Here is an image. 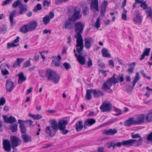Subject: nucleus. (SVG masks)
<instances>
[{"instance_id":"obj_1","label":"nucleus","mask_w":152,"mask_h":152,"mask_svg":"<svg viewBox=\"0 0 152 152\" xmlns=\"http://www.w3.org/2000/svg\"><path fill=\"white\" fill-rule=\"evenodd\" d=\"M74 26L75 31L76 33L75 35V37L77 39V44L76 45L77 51L80 54L84 47L83 40L81 34L83 32L84 25L81 22H78L75 23Z\"/></svg>"},{"instance_id":"obj_2","label":"nucleus","mask_w":152,"mask_h":152,"mask_svg":"<svg viewBox=\"0 0 152 152\" xmlns=\"http://www.w3.org/2000/svg\"><path fill=\"white\" fill-rule=\"evenodd\" d=\"M51 125L50 126H47L45 129V132L46 134L50 137H53L58 131L57 122L55 119L49 121Z\"/></svg>"},{"instance_id":"obj_3","label":"nucleus","mask_w":152,"mask_h":152,"mask_svg":"<svg viewBox=\"0 0 152 152\" xmlns=\"http://www.w3.org/2000/svg\"><path fill=\"white\" fill-rule=\"evenodd\" d=\"M38 25V23L37 21L32 20L27 24L21 27L20 29V32L25 34L35 30Z\"/></svg>"},{"instance_id":"obj_4","label":"nucleus","mask_w":152,"mask_h":152,"mask_svg":"<svg viewBox=\"0 0 152 152\" xmlns=\"http://www.w3.org/2000/svg\"><path fill=\"white\" fill-rule=\"evenodd\" d=\"M45 76L48 80L51 81L55 83H58L60 80V77L55 71L50 69H48L46 72Z\"/></svg>"},{"instance_id":"obj_5","label":"nucleus","mask_w":152,"mask_h":152,"mask_svg":"<svg viewBox=\"0 0 152 152\" xmlns=\"http://www.w3.org/2000/svg\"><path fill=\"white\" fill-rule=\"evenodd\" d=\"M73 10L74 12L73 15L69 18V20H71L72 22H74L81 18L82 14L80 13V9L77 7H74Z\"/></svg>"},{"instance_id":"obj_6","label":"nucleus","mask_w":152,"mask_h":152,"mask_svg":"<svg viewBox=\"0 0 152 152\" xmlns=\"http://www.w3.org/2000/svg\"><path fill=\"white\" fill-rule=\"evenodd\" d=\"M113 84L112 81L110 79H108L104 83L102 88L107 92L112 93L113 91L110 88L112 86Z\"/></svg>"},{"instance_id":"obj_7","label":"nucleus","mask_w":152,"mask_h":152,"mask_svg":"<svg viewBox=\"0 0 152 152\" xmlns=\"http://www.w3.org/2000/svg\"><path fill=\"white\" fill-rule=\"evenodd\" d=\"M10 142L11 146L13 147L20 145L22 141L19 138L15 136H12L10 138Z\"/></svg>"},{"instance_id":"obj_8","label":"nucleus","mask_w":152,"mask_h":152,"mask_svg":"<svg viewBox=\"0 0 152 152\" xmlns=\"http://www.w3.org/2000/svg\"><path fill=\"white\" fill-rule=\"evenodd\" d=\"M145 116L144 114L138 115L136 118H134L135 125L140 124L144 123Z\"/></svg>"},{"instance_id":"obj_9","label":"nucleus","mask_w":152,"mask_h":152,"mask_svg":"<svg viewBox=\"0 0 152 152\" xmlns=\"http://www.w3.org/2000/svg\"><path fill=\"white\" fill-rule=\"evenodd\" d=\"M139 72H137L136 73L134 80L132 82V86L131 87L130 86H129L126 89L127 92L129 93L133 90L136 82L139 80Z\"/></svg>"},{"instance_id":"obj_10","label":"nucleus","mask_w":152,"mask_h":152,"mask_svg":"<svg viewBox=\"0 0 152 152\" xmlns=\"http://www.w3.org/2000/svg\"><path fill=\"white\" fill-rule=\"evenodd\" d=\"M101 111L103 112H106L111 110L112 108L111 104L105 102H103L99 107Z\"/></svg>"},{"instance_id":"obj_11","label":"nucleus","mask_w":152,"mask_h":152,"mask_svg":"<svg viewBox=\"0 0 152 152\" xmlns=\"http://www.w3.org/2000/svg\"><path fill=\"white\" fill-rule=\"evenodd\" d=\"M3 148L7 152H10L11 151V145L10 141L8 140H4L3 142Z\"/></svg>"},{"instance_id":"obj_12","label":"nucleus","mask_w":152,"mask_h":152,"mask_svg":"<svg viewBox=\"0 0 152 152\" xmlns=\"http://www.w3.org/2000/svg\"><path fill=\"white\" fill-rule=\"evenodd\" d=\"M15 88L14 83L10 79H9L6 80V89L7 91L11 92Z\"/></svg>"},{"instance_id":"obj_13","label":"nucleus","mask_w":152,"mask_h":152,"mask_svg":"<svg viewBox=\"0 0 152 152\" xmlns=\"http://www.w3.org/2000/svg\"><path fill=\"white\" fill-rule=\"evenodd\" d=\"M68 122L67 120H59L58 123H57V126L58 129L60 130H63L65 129L66 126L68 124Z\"/></svg>"},{"instance_id":"obj_14","label":"nucleus","mask_w":152,"mask_h":152,"mask_svg":"<svg viewBox=\"0 0 152 152\" xmlns=\"http://www.w3.org/2000/svg\"><path fill=\"white\" fill-rule=\"evenodd\" d=\"M136 140L134 139H130L126 140H122L121 142H120L121 146L123 145L127 146H133L135 143Z\"/></svg>"},{"instance_id":"obj_15","label":"nucleus","mask_w":152,"mask_h":152,"mask_svg":"<svg viewBox=\"0 0 152 152\" xmlns=\"http://www.w3.org/2000/svg\"><path fill=\"white\" fill-rule=\"evenodd\" d=\"M96 120L93 118H88L85 120L84 123V128L85 129L87 128L89 125L91 126L96 123Z\"/></svg>"},{"instance_id":"obj_16","label":"nucleus","mask_w":152,"mask_h":152,"mask_svg":"<svg viewBox=\"0 0 152 152\" xmlns=\"http://www.w3.org/2000/svg\"><path fill=\"white\" fill-rule=\"evenodd\" d=\"M85 45L84 46L87 49H89L91 46V43L94 42L93 39L91 37H89L87 38H85Z\"/></svg>"},{"instance_id":"obj_17","label":"nucleus","mask_w":152,"mask_h":152,"mask_svg":"<svg viewBox=\"0 0 152 152\" xmlns=\"http://www.w3.org/2000/svg\"><path fill=\"white\" fill-rule=\"evenodd\" d=\"M72 20H69V18L68 20L66 21L65 23L63 25V28L68 30H69L73 28V24L71 22Z\"/></svg>"},{"instance_id":"obj_18","label":"nucleus","mask_w":152,"mask_h":152,"mask_svg":"<svg viewBox=\"0 0 152 152\" xmlns=\"http://www.w3.org/2000/svg\"><path fill=\"white\" fill-rule=\"evenodd\" d=\"M24 122L25 121H23L20 119L18 120V122L20 124V132L22 134H26V129L24 125Z\"/></svg>"},{"instance_id":"obj_19","label":"nucleus","mask_w":152,"mask_h":152,"mask_svg":"<svg viewBox=\"0 0 152 152\" xmlns=\"http://www.w3.org/2000/svg\"><path fill=\"white\" fill-rule=\"evenodd\" d=\"M3 117L4 121L7 123H12L16 121L15 118L12 116H10L8 118L7 116L3 115Z\"/></svg>"},{"instance_id":"obj_20","label":"nucleus","mask_w":152,"mask_h":152,"mask_svg":"<svg viewBox=\"0 0 152 152\" xmlns=\"http://www.w3.org/2000/svg\"><path fill=\"white\" fill-rule=\"evenodd\" d=\"M118 132L117 130L115 129H110L108 130H105L104 133L106 135H113Z\"/></svg>"},{"instance_id":"obj_21","label":"nucleus","mask_w":152,"mask_h":152,"mask_svg":"<svg viewBox=\"0 0 152 152\" xmlns=\"http://www.w3.org/2000/svg\"><path fill=\"white\" fill-rule=\"evenodd\" d=\"M124 124L126 127L130 126L132 125H135L134 118H129L124 123Z\"/></svg>"},{"instance_id":"obj_22","label":"nucleus","mask_w":152,"mask_h":152,"mask_svg":"<svg viewBox=\"0 0 152 152\" xmlns=\"http://www.w3.org/2000/svg\"><path fill=\"white\" fill-rule=\"evenodd\" d=\"M91 7L95 9L96 11L99 10V3L98 0H93L91 2Z\"/></svg>"},{"instance_id":"obj_23","label":"nucleus","mask_w":152,"mask_h":152,"mask_svg":"<svg viewBox=\"0 0 152 152\" xmlns=\"http://www.w3.org/2000/svg\"><path fill=\"white\" fill-rule=\"evenodd\" d=\"M19 77V79L18 80V83L20 84L24 82L26 79V77L25 76L23 72H21L17 75Z\"/></svg>"},{"instance_id":"obj_24","label":"nucleus","mask_w":152,"mask_h":152,"mask_svg":"<svg viewBox=\"0 0 152 152\" xmlns=\"http://www.w3.org/2000/svg\"><path fill=\"white\" fill-rule=\"evenodd\" d=\"M16 11L14 10L10 13L9 19L11 25L12 26H14L16 24L15 21L14 20L13 18L15 15L16 14Z\"/></svg>"},{"instance_id":"obj_25","label":"nucleus","mask_w":152,"mask_h":152,"mask_svg":"<svg viewBox=\"0 0 152 152\" xmlns=\"http://www.w3.org/2000/svg\"><path fill=\"white\" fill-rule=\"evenodd\" d=\"M81 50V51H82ZM79 55L78 56L77 60L78 62L82 65H84L86 64V58L83 56H80L81 55V52L80 54H79L78 53Z\"/></svg>"},{"instance_id":"obj_26","label":"nucleus","mask_w":152,"mask_h":152,"mask_svg":"<svg viewBox=\"0 0 152 152\" xmlns=\"http://www.w3.org/2000/svg\"><path fill=\"white\" fill-rule=\"evenodd\" d=\"M19 9V14L22 15L27 12L28 9V7L27 5L23 4L21 6H20Z\"/></svg>"},{"instance_id":"obj_27","label":"nucleus","mask_w":152,"mask_h":152,"mask_svg":"<svg viewBox=\"0 0 152 152\" xmlns=\"http://www.w3.org/2000/svg\"><path fill=\"white\" fill-rule=\"evenodd\" d=\"M92 93L94 96L95 98H97L103 95V93L99 90H94L93 89Z\"/></svg>"},{"instance_id":"obj_28","label":"nucleus","mask_w":152,"mask_h":152,"mask_svg":"<svg viewBox=\"0 0 152 152\" xmlns=\"http://www.w3.org/2000/svg\"><path fill=\"white\" fill-rule=\"evenodd\" d=\"M84 127L82 121H78L76 125V130L77 132L80 131Z\"/></svg>"},{"instance_id":"obj_29","label":"nucleus","mask_w":152,"mask_h":152,"mask_svg":"<svg viewBox=\"0 0 152 152\" xmlns=\"http://www.w3.org/2000/svg\"><path fill=\"white\" fill-rule=\"evenodd\" d=\"M132 137L133 138H138L139 139L138 140H137L135 139L136 141H135V143H138L139 142H142L143 141V139L141 137V136L139 134H134V133H132L131 134Z\"/></svg>"},{"instance_id":"obj_30","label":"nucleus","mask_w":152,"mask_h":152,"mask_svg":"<svg viewBox=\"0 0 152 152\" xmlns=\"http://www.w3.org/2000/svg\"><path fill=\"white\" fill-rule=\"evenodd\" d=\"M23 141L25 143H27L31 142V137L28 135L23 134L21 136Z\"/></svg>"},{"instance_id":"obj_31","label":"nucleus","mask_w":152,"mask_h":152,"mask_svg":"<svg viewBox=\"0 0 152 152\" xmlns=\"http://www.w3.org/2000/svg\"><path fill=\"white\" fill-rule=\"evenodd\" d=\"M93 89L87 90L86 91V94L85 96V98L88 100L91 99L92 98L91 93H92Z\"/></svg>"},{"instance_id":"obj_32","label":"nucleus","mask_w":152,"mask_h":152,"mask_svg":"<svg viewBox=\"0 0 152 152\" xmlns=\"http://www.w3.org/2000/svg\"><path fill=\"white\" fill-rule=\"evenodd\" d=\"M150 50L151 48H146L142 54L141 55V57L140 58V60H142L144 58L145 56H148L149 54Z\"/></svg>"},{"instance_id":"obj_33","label":"nucleus","mask_w":152,"mask_h":152,"mask_svg":"<svg viewBox=\"0 0 152 152\" xmlns=\"http://www.w3.org/2000/svg\"><path fill=\"white\" fill-rule=\"evenodd\" d=\"M101 53L102 56L105 57L110 58L111 57L110 54L108 53V50L104 48L102 50Z\"/></svg>"},{"instance_id":"obj_34","label":"nucleus","mask_w":152,"mask_h":152,"mask_svg":"<svg viewBox=\"0 0 152 152\" xmlns=\"http://www.w3.org/2000/svg\"><path fill=\"white\" fill-rule=\"evenodd\" d=\"M50 20L49 15H46L42 18V21L45 25H46L49 23Z\"/></svg>"},{"instance_id":"obj_35","label":"nucleus","mask_w":152,"mask_h":152,"mask_svg":"<svg viewBox=\"0 0 152 152\" xmlns=\"http://www.w3.org/2000/svg\"><path fill=\"white\" fill-rule=\"evenodd\" d=\"M142 18L140 15L139 14H137L136 16V17L134 19V21L136 23H138L140 24L142 22Z\"/></svg>"},{"instance_id":"obj_36","label":"nucleus","mask_w":152,"mask_h":152,"mask_svg":"<svg viewBox=\"0 0 152 152\" xmlns=\"http://www.w3.org/2000/svg\"><path fill=\"white\" fill-rule=\"evenodd\" d=\"M28 116L30 117H32L35 120H38L42 118V116L39 114L34 115L29 113L28 114Z\"/></svg>"},{"instance_id":"obj_37","label":"nucleus","mask_w":152,"mask_h":152,"mask_svg":"<svg viewBox=\"0 0 152 152\" xmlns=\"http://www.w3.org/2000/svg\"><path fill=\"white\" fill-rule=\"evenodd\" d=\"M23 4L20 0H18L12 4V6L14 8H15L18 6L19 7L20 6H21Z\"/></svg>"},{"instance_id":"obj_38","label":"nucleus","mask_w":152,"mask_h":152,"mask_svg":"<svg viewBox=\"0 0 152 152\" xmlns=\"http://www.w3.org/2000/svg\"><path fill=\"white\" fill-rule=\"evenodd\" d=\"M42 6L40 4H38L36 6L34 7L33 11L35 12H37L38 11H39L42 9Z\"/></svg>"},{"instance_id":"obj_39","label":"nucleus","mask_w":152,"mask_h":152,"mask_svg":"<svg viewBox=\"0 0 152 152\" xmlns=\"http://www.w3.org/2000/svg\"><path fill=\"white\" fill-rule=\"evenodd\" d=\"M145 119L147 122L152 121V111L147 115L145 117Z\"/></svg>"},{"instance_id":"obj_40","label":"nucleus","mask_w":152,"mask_h":152,"mask_svg":"<svg viewBox=\"0 0 152 152\" xmlns=\"http://www.w3.org/2000/svg\"><path fill=\"white\" fill-rule=\"evenodd\" d=\"M57 58H56L54 60L52 61V63L56 66H60L61 62L59 60H57Z\"/></svg>"},{"instance_id":"obj_41","label":"nucleus","mask_w":152,"mask_h":152,"mask_svg":"<svg viewBox=\"0 0 152 152\" xmlns=\"http://www.w3.org/2000/svg\"><path fill=\"white\" fill-rule=\"evenodd\" d=\"M100 17H99L97 19L96 22L94 23V26L96 28H99L100 26Z\"/></svg>"},{"instance_id":"obj_42","label":"nucleus","mask_w":152,"mask_h":152,"mask_svg":"<svg viewBox=\"0 0 152 152\" xmlns=\"http://www.w3.org/2000/svg\"><path fill=\"white\" fill-rule=\"evenodd\" d=\"M127 12V11L124 8L123 9V11L122 14V18L123 20H126L127 16L126 14Z\"/></svg>"},{"instance_id":"obj_43","label":"nucleus","mask_w":152,"mask_h":152,"mask_svg":"<svg viewBox=\"0 0 152 152\" xmlns=\"http://www.w3.org/2000/svg\"><path fill=\"white\" fill-rule=\"evenodd\" d=\"M17 125L16 124H13L10 127V129L12 132H16L17 130Z\"/></svg>"},{"instance_id":"obj_44","label":"nucleus","mask_w":152,"mask_h":152,"mask_svg":"<svg viewBox=\"0 0 152 152\" xmlns=\"http://www.w3.org/2000/svg\"><path fill=\"white\" fill-rule=\"evenodd\" d=\"M43 4L44 8L46 9L50 5V3L48 0H45L43 1Z\"/></svg>"},{"instance_id":"obj_45","label":"nucleus","mask_w":152,"mask_h":152,"mask_svg":"<svg viewBox=\"0 0 152 152\" xmlns=\"http://www.w3.org/2000/svg\"><path fill=\"white\" fill-rule=\"evenodd\" d=\"M89 8L87 7H84L83 10V14L85 15H86L89 13Z\"/></svg>"},{"instance_id":"obj_46","label":"nucleus","mask_w":152,"mask_h":152,"mask_svg":"<svg viewBox=\"0 0 152 152\" xmlns=\"http://www.w3.org/2000/svg\"><path fill=\"white\" fill-rule=\"evenodd\" d=\"M24 61V59L23 58H18L17 59L16 62L18 66H19L20 65V64Z\"/></svg>"},{"instance_id":"obj_47","label":"nucleus","mask_w":152,"mask_h":152,"mask_svg":"<svg viewBox=\"0 0 152 152\" xmlns=\"http://www.w3.org/2000/svg\"><path fill=\"white\" fill-rule=\"evenodd\" d=\"M31 65V64L30 61L28 60L25 62L23 64V68H27L30 66Z\"/></svg>"},{"instance_id":"obj_48","label":"nucleus","mask_w":152,"mask_h":152,"mask_svg":"<svg viewBox=\"0 0 152 152\" xmlns=\"http://www.w3.org/2000/svg\"><path fill=\"white\" fill-rule=\"evenodd\" d=\"M141 75L145 77L148 80H151V77L150 76H147L145 74L144 71L143 70H141L140 71Z\"/></svg>"},{"instance_id":"obj_49","label":"nucleus","mask_w":152,"mask_h":152,"mask_svg":"<svg viewBox=\"0 0 152 152\" xmlns=\"http://www.w3.org/2000/svg\"><path fill=\"white\" fill-rule=\"evenodd\" d=\"M63 65L66 70L70 69L71 67V65L69 63L65 62L63 63Z\"/></svg>"},{"instance_id":"obj_50","label":"nucleus","mask_w":152,"mask_h":152,"mask_svg":"<svg viewBox=\"0 0 152 152\" xmlns=\"http://www.w3.org/2000/svg\"><path fill=\"white\" fill-rule=\"evenodd\" d=\"M6 100L4 97L0 98V105H3L5 103Z\"/></svg>"},{"instance_id":"obj_51","label":"nucleus","mask_w":152,"mask_h":152,"mask_svg":"<svg viewBox=\"0 0 152 152\" xmlns=\"http://www.w3.org/2000/svg\"><path fill=\"white\" fill-rule=\"evenodd\" d=\"M117 77L118 80H119V81L123 82L124 81V78L123 75H119L117 76Z\"/></svg>"},{"instance_id":"obj_52","label":"nucleus","mask_w":152,"mask_h":152,"mask_svg":"<svg viewBox=\"0 0 152 152\" xmlns=\"http://www.w3.org/2000/svg\"><path fill=\"white\" fill-rule=\"evenodd\" d=\"M1 72L2 74L4 76L7 75L9 73V71L6 69L1 70Z\"/></svg>"},{"instance_id":"obj_53","label":"nucleus","mask_w":152,"mask_h":152,"mask_svg":"<svg viewBox=\"0 0 152 152\" xmlns=\"http://www.w3.org/2000/svg\"><path fill=\"white\" fill-rule=\"evenodd\" d=\"M68 0H55V3L56 4H59L67 1Z\"/></svg>"},{"instance_id":"obj_54","label":"nucleus","mask_w":152,"mask_h":152,"mask_svg":"<svg viewBox=\"0 0 152 152\" xmlns=\"http://www.w3.org/2000/svg\"><path fill=\"white\" fill-rule=\"evenodd\" d=\"M140 7L143 9H145L148 7V4L145 2H143L141 4Z\"/></svg>"},{"instance_id":"obj_55","label":"nucleus","mask_w":152,"mask_h":152,"mask_svg":"<svg viewBox=\"0 0 152 152\" xmlns=\"http://www.w3.org/2000/svg\"><path fill=\"white\" fill-rule=\"evenodd\" d=\"M108 5V3L107 1H104V2L102 3V8L106 9L107 6Z\"/></svg>"},{"instance_id":"obj_56","label":"nucleus","mask_w":152,"mask_h":152,"mask_svg":"<svg viewBox=\"0 0 152 152\" xmlns=\"http://www.w3.org/2000/svg\"><path fill=\"white\" fill-rule=\"evenodd\" d=\"M88 60L87 62V64L88 67H89L91 66L92 65V62L91 59L89 58H88Z\"/></svg>"},{"instance_id":"obj_57","label":"nucleus","mask_w":152,"mask_h":152,"mask_svg":"<svg viewBox=\"0 0 152 152\" xmlns=\"http://www.w3.org/2000/svg\"><path fill=\"white\" fill-rule=\"evenodd\" d=\"M147 139L148 141L152 142V132L148 135Z\"/></svg>"},{"instance_id":"obj_58","label":"nucleus","mask_w":152,"mask_h":152,"mask_svg":"<svg viewBox=\"0 0 152 152\" xmlns=\"http://www.w3.org/2000/svg\"><path fill=\"white\" fill-rule=\"evenodd\" d=\"M13 0H6L2 4V5H5L7 4L10 3Z\"/></svg>"},{"instance_id":"obj_59","label":"nucleus","mask_w":152,"mask_h":152,"mask_svg":"<svg viewBox=\"0 0 152 152\" xmlns=\"http://www.w3.org/2000/svg\"><path fill=\"white\" fill-rule=\"evenodd\" d=\"M14 43H15L13 41L11 43L8 42L7 44V48L8 49L11 48L13 47Z\"/></svg>"},{"instance_id":"obj_60","label":"nucleus","mask_w":152,"mask_h":152,"mask_svg":"<svg viewBox=\"0 0 152 152\" xmlns=\"http://www.w3.org/2000/svg\"><path fill=\"white\" fill-rule=\"evenodd\" d=\"M146 13L147 14V17H152V9H150L148 11L146 12Z\"/></svg>"},{"instance_id":"obj_61","label":"nucleus","mask_w":152,"mask_h":152,"mask_svg":"<svg viewBox=\"0 0 152 152\" xmlns=\"http://www.w3.org/2000/svg\"><path fill=\"white\" fill-rule=\"evenodd\" d=\"M119 82V80H118L117 77L113 79L112 81L113 84L114 85H115L117 83H118Z\"/></svg>"},{"instance_id":"obj_62","label":"nucleus","mask_w":152,"mask_h":152,"mask_svg":"<svg viewBox=\"0 0 152 152\" xmlns=\"http://www.w3.org/2000/svg\"><path fill=\"white\" fill-rule=\"evenodd\" d=\"M106 9L102 8H101V10L100 11V14L101 16H103L104 15V13L106 11Z\"/></svg>"},{"instance_id":"obj_63","label":"nucleus","mask_w":152,"mask_h":152,"mask_svg":"<svg viewBox=\"0 0 152 152\" xmlns=\"http://www.w3.org/2000/svg\"><path fill=\"white\" fill-rule=\"evenodd\" d=\"M7 30V26L5 25H3L2 28H1V32H4Z\"/></svg>"},{"instance_id":"obj_64","label":"nucleus","mask_w":152,"mask_h":152,"mask_svg":"<svg viewBox=\"0 0 152 152\" xmlns=\"http://www.w3.org/2000/svg\"><path fill=\"white\" fill-rule=\"evenodd\" d=\"M61 131V133L63 134H66L69 132V131L68 130L66 129V128L64 129L63 130Z\"/></svg>"}]
</instances>
